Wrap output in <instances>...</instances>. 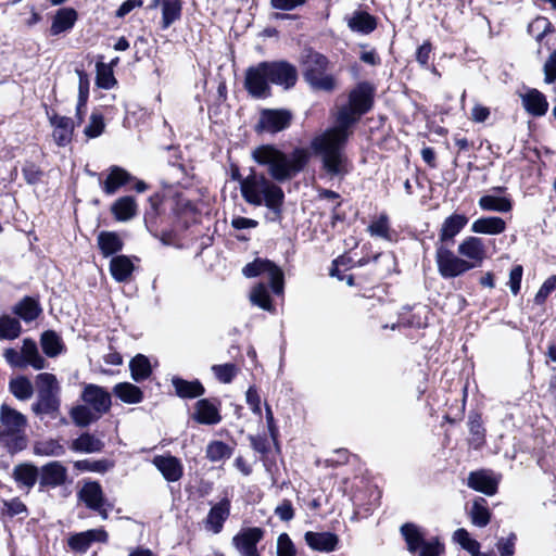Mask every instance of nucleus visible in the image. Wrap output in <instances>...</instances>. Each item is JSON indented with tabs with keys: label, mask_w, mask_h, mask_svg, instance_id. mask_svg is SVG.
<instances>
[{
	"label": "nucleus",
	"mask_w": 556,
	"mask_h": 556,
	"mask_svg": "<svg viewBox=\"0 0 556 556\" xmlns=\"http://www.w3.org/2000/svg\"><path fill=\"white\" fill-rule=\"evenodd\" d=\"M21 356L24 358V367L29 365L36 370L47 367L46 359L39 354L37 344L31 339H24Z\"/></svg>",
	"instance_id": "c756f323"
},
{
	"label": "nucleus",
	"mask_w": 556,
	"mask_h": 556,
	"mask_svg": "<svg viewBox=\"0 0 556 556\" xmlns=\"http://www.w3.org/2000/svg\"><path fill=\"white\" fill-rule=\"evenodd\" d=\"M242 273L245 277L252 278L266 274L274 293L280 294L283 291V274L281 269L268 260L257 258L247 264Z\"/></svg>",
	"instance_id": "1a4fd4ad"
},
{
	"label": "nucleus",
	"mask_w": 556,
	"mask_h": 556,
	"mask_svg": "<svg viewBox=\"0 0 556 556\" xmlns=\"http://www.w3.org/2000/svg\"><path fill=\"white\" fill-rule=\"evenodd\" d=\"M250 301L252 304L265 311L271 312L274 309L269 293L263 283H260L253 288L250 294Z\"/></svg>",
	"instance_id": "8fccbe9b"
},
{
	"label": "nucleus",
	"mask_w": 556,
	"mask_h": 556,
	"mask_svg": "<svg viewBox=\"0 0 556 556\" xmlns=\"http://www.w3.org/2000/svg\"><path fill=\"white\" fill-rule=\"evenodd\" d=\"M229 516L230 501L224 497L210 508L207 516L203 520L204 529L212 534L220 533Z\"/></svg>",
	"instance_id": "2eb2a0df"
},
{
	"label": "nucleus",
	"mask_w": 556,
	"mask_h": 556,
	"mask_svg": "<svg viewBox=\"0 0 556 556\" xmlns=\"http://www.w3.org/2000/svg\"><path fill=\"white\" fill-rule=\"evenodd\" d=\"M151 7H160L162 12L161 27L167 29L181 17L180 0H153Z\"/></svg>",
	"instance_id": "412c9836"
},
{
	"label": "nucleus",
	"mask_w": 556,
	"mask_h": 556,
	"mask_svg": "<svg viewBox=\"0 0 556 556\" xmlns=\"http://www.w3.org/2000/svg\"><path fill=\"white\" fill-rule=\"evenodd\" d=\"M74 467L80 471H91V472L104 473L109 469H111L113 467V465H112V463H110L106 459H100V460L84 459V460L75 462Z\"/></svg>",
	"instance_id": "3c124183"
},
{
	"label": "nucleus",
	"mask_w": 556,
	"mask_h": 556,
	"mask_svg": "<svg viewBox=\"0 0 556 556\" xmlns=\"http://www.w3.org/2000/svg\"><path fill=\"white\" fill-rule=\"evenodd\" d=\"M34 453L38 456H62L65 453L64 446L56 440L37 442Z\"/></svg>",
	"instance_id": "09e8293b"
},
{
	"label": "nucleus",
	"mask_w": 556,
	"mask_h": 556,
	"mask_svg": "<svg viewBox=\"0 0 556 556\" xmlns=\"http://www.w3.org/2000/svg\"><path fill=\"white\" fill-rule=\"evenodd\" d=\"M77 20V13L72 8H64L56 12L52 22L50 31L52 35H59L71 29Z\"/></svg>",
	"instance_id": "473e14b6"
},
{
	"label": "nucleus",
	"mask_w": 556,
	"mask_h": 556,
	"mask_svg": "<svg viewBox=\"0 0 556 556\" xmlns=\"http://www.w3.org/2000/svg\"><path fill=\"white\" fill-rule=\"evenodd\" d=\"M131 378L136 382H140L147 378L152 372L150 362L148 357L142 354L136 355L129 363Z\"/></svg>",
	"instance_id": "58836bf2"
},
{
	"label": "nucleus",
	"mask_w": 556,
	"mask_h": 556,
	"mask_svg": "<svg viewBox=\"0 0 556 556\" xmlns=\"http://www.w3.org/2000/svg\"><path fill=\"white\" fill-rule=\"evenodd\" d=\"M389 230V218L386 214H381L377 220H374L368 226V232L372 237L390 239Z\"/></svg>",
	"instance_id": "6e6d98bb"
},
{
	"label": "nucleus",
	"mask_w": 556,
	"mask_h": 556,
	"mask_svg": "<svg viewBox=\"0 0 556 556\" xmlns=\"http://www.w3.org/2000/svg\"><path fill=\"white\" fill-rule=\"evenodd\" d=\"M77 497L86 505V507L98 513L102 519H108L111 505L108 504L102 486L99 482H84L83 486L77 492Z\"/></svg>",
	"instance_id": "6e6552de"
},
{
	"label": "nucleus",
	"mask_w": 556,
	"mask_h": 556,
	"mask_svg": "<svg viewBox=\"0 0 556 556\" xmlns=\"http://www.w3.org/2000/svg\"><path fill=\"white\" fill-rule=\"evenodd\" d=\"M104 443L96 435L85 432L71 443V450L76 453H99L103 450Z\"/></svg>",
	"instance_id": "c85d7f7f"
},
{
	"label": "nucleus",
	"mask_w": 556,
	"mask_h": 556,
	"mask_svg": "<svg viewBox=\"0 0 556 556\" xmlns=\"http://www.w3.org/2000/svg\"><path fill=\"white\" fill-rule=\"evenodd\" d=\"M67 469L60 462H50L39 471V483L42 488H56L65 483Z\"/></svg>",
	"instance_id": "f3484780"
},
{
	"label": "nucleus",
	"mask_w": 556,
	"mask_h": 556,
	"mask_svg": "<svg viewBox=\"0 0 556 556\" xmlns=\"http://www.w3.org/2000/svg\"><path fill=\"white\" fill-rule=\"evenodd\" d=\"M295 547L287 533H281L277 539V556H295Z\"/></svg>",
	"instance_id": "bf43d9fd"
},
{
	"label": "nucleus",
	"mask_w": 556,
	"mask_h": 556,
	"mask_svg": "<svg viewBox=\"0 0 556 556\" xmlns=\"http://www.w3.org/2000/svg\"><path fill=\"white\" fill-rule=\"evenodd\" d=\"M556 289V275H553L548 277L541 288L539 289L538 293L535 294L534 301L536 304H543L546 300V298Z\"/></svg>",
	"instance_id": "680f3d73"
},
{
	"label": "nucleus",
	"mask_w": 556,
	"mask_h": 556,
	"mask_svg": "<svg viewBox=\"0 0 556 556\" xmlns=\"http://www.w3.org/2000/svg\"><path fill=\"white\" fill-rule=\"evenodd\" d=\"M81 400L100 417L109 413L112 405L111 394L103 387L93 383L84 387Z\"/></svg>",
	"instance_id": "f8f14e48"
},
{
	"label": "nucleus",
	"mask_w": 556,
	"mask_h": 556,
	"mask_svg": "<svg viewBox=\"0 0 556 556\" xmlns=\"http://www.w3.org/2000/svg\"><path fill=\"white\" fill-rule=\"evenodd\" d=\"M113 393L126 404H138L143 400L141 389L130 382H119L115 384Z\"/></svg>",
	"instance_id": "f704fd0d"
},
{
	"label": "nucleus",
	"mask_w": 556,
	"mask_h": 556,
	"mask_svg": "<svg viewBox=\"0 0 556 556\" xmlns=\"http://www.w3.org/2000/svg\"><path fill=\"white\" fill-rule=\"evenodd\" d=\"M270 84L283 86L286 89L295 85L298 79L296 70L293 65L285 62H264Z\"/></svg>",
	"instance_id": "4468645a"
},
{
	"label": "nucleus",
	"mask_w": 556,
	"mask_h": 556,
	"mask_svg": "<svg viewBox=\"0 0 556 556\" xmlns=\"http://www.w3.org/2000/svg\"><path fill=\"white\" fill-rule=\"evenodd\" d=\"M469 442L475 448H479L484 443V428L482 426L481 417L478 414L469 416Z\"/></svg>",
	"instance_id": "de8ad7c7"
},
{
	"label": "nucleus",
	"mask_w": 556,
	"mask_h": 556,
	"mask_svg": "<svg viewBox=\"0 0 556 556\" xmlns=\"http://www.w3.org/2000/svg\"><path fill=\"white\" fill-rule=\"evenodd\" d=\"M522 104L526 111L534 116H542L547 112L548 103L545 96L536 90L531 89L521 96Z\"/></svg>",
	"instance_id": "a878e982"
},
{
	"label": "nucleus",
	"mask_w": 556,
	"mask_h": 556,
	"mask_svg": "<svg viewBox=\"0 0 556 556\" xmlns=\"http://www.w3.org/2000/svg\"><path fill=\"white\" fill-rule=\"evenodd\" d=\"M67 544L70 548L77 553H85L91 545L85 532H79L68 538Z\"/></svg>",
	"instance_id": "052dcab7"
},
{
	"label": "nucleus",
	"mask_w": 556,
	"mask_h": 556,
	"mask_svg": "<svg viewBox=\"0 0 556 556\" xmlns=\"http://www.w3.org/2000/svg\"><path fill=\"white\" fill-rule=\"evenodd\" d=\"M266 64L258 63L249 67L245 73V88L253 97L262 98L269 94V77L266 73Z\"/></svg>",
	"instance_id": "ddd939ff"
},
{
	"label": "nucleus",
	"mask_w": 556,
	"mask_h": 556,
	"mask_svg": "<svg viewBox=\"0 0 556 556\" xmlns=\"http://www.w3.org/2000/svg\"><path fill=\"white\" fill-rule=\"evenodd\" d=\"M13 478L20 488L29 491L39 478L38 468L28 463L16 465L13 469Z\"/></svg>",
	"instance_id": "b1692460"
},
{
	"label": "nucleus",
	"mask_w": 556,
	"mask_h": 556,
	"mask_svg": "<svg viewBox=\"0 0 556 556\" xmlns=\"http://www.w3.org/2000/svg\"><path fill=\"white\" fill-rule=\"evenodd\" d=\"M251 157L267 169L274 181L286 182L304 169L309 153L304 148H296L287 154L274 144H262L252 150Z\"/></svg>",
	"instance_id": "f03ea898"
},
{
	"label": "nucleus",
	"mask_w": 556,
	"mask_h": 556,
	"mask_svg": "<svg viewBox=\"0 0 556 556\" xmlns=\"http://www.w3.org/2000/svg\"><path fill=\"white\" fill-rule=\"evenodd\" d=\"M172 384L178 396L184 399H194L204 394V387L200 381H187L178 377L172 379Z\"/></svg>",
	"instance_id": "2f4dec72"
},
{
	"label": "nucleus",
	"mask_w": 556,
	"mask_h": 556,
	"mask_svg": "<svg viewBox=\"0 0 556 556\" xmlns=\"http://www.w3.org/2000/svg\"><path fill=\"white\" fill-rule=\"evenodd\" d=\"M265 531L260 527L242 528L231 540L240 556H261L257 543L264 538Z\"/></svg>",
	"instance_id": "9b49d317"
},
{
	"label": "nucleus",
	"mask_w": 556,
	"mask_h": 556,
	"mask_svg": "<svg viewBox=\"0 0 556 556\" xmlns=\"http://www.w3.org/2000/svg\"><path fill=\"white\" fill-rule=\"evenodd\" d=\"M247 404L250 406L253 414L261 416V397L257 393V390L254 387H250L245 393Z\"/></svg>",
	"instance_id": "0e129e2a"
},
{
	"label": "nucleus",
	"mask_w": 556,
	"mask_h": 556,
	"mask_svg": "<svg viewBox=\"0 0 556 556\" xmlns=\"http://www.w3.org/2000/svg\"><path fill=\"white\" fill-rule=\"evenodd\" d=\"M419 548L420 556H439L443 551V547L438 540L429 542L425 541Z\"/></svg>",
	"instance_id": "774afa93"
},
{
	"label": "nucleus",
	"mask_w": 556,
	"mask_h": 556,
	"mask_svg": "<svg viewBox=\"0 0 556 556\" xmlns=\"http://www.w3.org/2000/svg\"><path fill=\"white\" fill-rule=\"evenodd\" d=\"M457 252L464 260L472 264V268L480 266L486 257V249L483 240L473 236L465 238L458 244Z\"/></svg>",
	"instance_id": "dca6fc26"
},
{
	"label": "nucleus",
	"mask_w": 556,
	"mask_h": 556,
	"mask_svg": "<svg viewBox=\"0 0 556 556\" xmlns=\"http://www.w3.org/2000/svg\"><path fill=\"white\" fill-rule=\"evenodd\" d=\"M271 178L251 169L241 184V195L251 205H265L279 215L285 200L283 190Z\"/></svg>",
	"instance_id": "7ed1b4c3"
},
{
	"label": "nucleus",
	"mask_w": 556,
	"mask_h": 556,
	"mask_svg": "<svg viewBox=\"0 0 556 556\" xmlns=\"http://www.w3.org/2000/svg\"><path fill=\"white\" fill-rule=\"evenodd\" d=\"M216 379L223 383H230L238 372V368L233 364H223L212 366Z\"/></svg>",
	"instance_id": "4d7b16f0"
},
{
	"label": "nucleus",
	"mask_w": 556,
	"mask_h": 556,
	"mask_svg": "<svg viewBox=\"0 0 556 556\" xmlns=\"http://www.w3.org/2000/svg\"><path fill=\"white\" fill-rule=\"evenodd\" d=\"M348 25L353 31L368 34L376 27L375 20L366 12H355L349 20Z\"/></svg>",
	"instance_id": "79ce46f5"
},
{
	"label": "nucleus",
	"mask_w": 556,
	"mask_h": 556,
	"mask_svg": "<svg viewBox=\"0 0 556 556\" xmlns=\"http://www.w3.org/2000/svg\"><path fill=\"white\" fill-rule=\"evenodd\" d=\"M37 400L31 404V410L40 418L49 416L56 418L60 414V383L50 372L36 376Z\"/></svg>",
	"instance_id": "39448f33"
},
{
	"label": "nucleus",
	"mask_w": 556,
	"mask_h": 556,
	"mask_svg": "<svg viewBox=\"0 0 556 556\" xmlns=\"http://www.w3.org/2000/svg\"><path fill=\"white\" fill-rule=\"evenodd\" d=\"M468 486L486 495H493L497 490V482L488 471L480 470L469 475Z\"/></svg>",
	"instance_id": "393cba45"
},
{
	"label": "nucleus",
	"mask_w": 556,
	"mask_h": 556,
	"mask_svg": "<svg viewBox=\"0 0 556 556\" xmlns=\"http://www.w3.org/2000/svg\"><path fill=\"white\" fill-rule=\"evenodd\" d=\"M22 173L29 185L37 184L42 175V172L34 163H26L22 168Z\"/></svg>",
	"instance_id": "e2e57ef3"
},
{
	"label": "nucleus",
	"mask_w": 556,
	"mask_h": 556,
	"mask_svg": "<svg viewBox=\"0 0 556 556\" xmlns=\"http://www.w3.org/2000/svg\"><path fill=\"white\" fill-rule=\"evenodd\" d=\"M329 62L318 52L308 51L303 60V75L305 80L317 90L331 91L336 88V80L328 74Z\"/></svg>",
	"instance_id": "423d86ee"
},
{
	"label": "nucleus",
	"mask_w": 556,
	"mask_h": 556,
	"mask_svg": "<svg viewBox=\"0 0 556 556\" xmlns=\"http://www.w3.org/2000/svg\"><path fill=\"white\" fill-rule=\"evenodd\" d=\"M479 206L483 211L507 213L511 210L513 204L509 198L485 194L479 199Z\"/></svg>",
	"instance_id": "c9c22d12"
},
{
	"label": "nucleus",
	"mask_w": 556,
	"mask_h": 556,
	"mask_svg": "<svg viewBox=\"0 0 556 556\" xmlns=\"http://www.w3.org/2000/svg\"><path fill=\"white\" fill-rule=\"evenodd\" d=\"M435 262L438 270L443 278H454L472 269V264L455 255L445 245L437 244Z\"/></svg>",
	"instance_id": "0eeeda50"
},
{
	"label": "nucleus",
	"mask_w": 556,
	"mask_h": 556,
	"mask_svg": "<svg viewBox=\"0 0 556 556\" xmlns=\"http://www.w3.org/2000/svg\"><path fill=\"white\" fill-rule=\"evenodd\" d=\"M14 313L18 315L25 321H33L41 313V308L37 301L31 298L23 299L14 307Z\"/></svg>",
	"instance_id": "a19ab883"
},
{
	"label": "nucleus",
	"mask_w": 556,
	"mask_h": 556,
	"mask_svg": "<svg viewBox=\"0 0 556 556\" xmlns=\"http://www.w3.org/2000/svg\"><path fill=\"white\" fill-rule=\"evenodd\" d=\"M22 332V326L16 318L8 315L0 317V340H14Z\"/></svg>",
	"instance_id": "a18cd8bd"
},
{
	"label": "nucleus",
	"mask_w": 556,
	"mask_h": 556,
	"mask_svg": "<svg viewBox=\"0 0 556 556\" xmlns=\"http://www.w3.org/2000/svg\"><path fill=\"white\" fill-rule=\"evenodd\" d=\"M10 392L20 401H26L34 394V387L31 381L25 377L20 376L10 380Z\"/></svg>",
	"instance_id": "4c0bfd02"
},
{
	"label": "nucleus",
	"mask_w": 556,
	"mask_h": 556,
	"mask_svg": "<svg viewBox=\"0 0 556 556\" xmlns=\"http://www.w3.org/2000/svg\"><path fill=\"white\" fill-rule=\"evenodd\" d=\"M556 80V51L549 54L544 64V81L552 84Z\"/></svg>",
	"instance_id": "338daca9"
},
{
	"label": "nucleus",
	"mask_w": 556,
	"mask_h": 556,
	"mask_svg": "<svg viewBox=\"0 0 556 556\" xmlns=\"http://www.w3.org/2000/svg\"><path fill=\"white\" fill-rule=\"evenodd\" d=\"M304 539L312 549L323 553L334 551L339 542L338 536L331 532L307 531Z\"/></svg>",
	"instance_id": "aec40b11"
},
{
	"label": "nucleus",
	"mask_w": 556,
	"mask_h": 556,
	"mask_svg": "<svg viewBox=\"0 0 556 556\" xmlns=\"http://www.w3.org/2000/svg\"><path fill=\"white\" fill-rule=\"evenodd\" d=\"M104 118L99 113H92L88 125L85 127L84 134L92 139L99 137L104 130Z\"/></svg>",
	"instance_id": "13d9d810"
},
{
	"label": "nucleus",
	"mask_w": 556,
	"mask_h": 556,
	"mask_svg": "<svg viewBox=\"0 0 556 556\" xmlns=\"http://www.w3.org/2000/svg\"><path fill=\"white\" fill-rule=\"evenodd\" d=\"M374 87L358 84L349 94V103L338 110L336 125L314 137L313 152L320 157L323 169L330 177H344L351 169L344 147L351 135V126L367 113L374 101Z\"/></svg>",
	"instance_id": "f257e3e1"
},
{
	"label": "nucleus",
	"mask_w": 556,
	"mask_h": 556,
	"mask_svg": "<svg viewBox=\"0 0 556 556\" xmlns=\"http://www.w3.org/2000/svg\"><path fill=\"white\" fill-rule=\"evenodd\" d=\"M131 180L130 174L119 166H112L110 173L103 182V191L106 194H113L116 190Z\"/></svg>",
	"instance_id": "72a5a7b5"
},
{
	"label": "nucleus",
	"mask_w": 556,
	"mask_h": 556,
	"mask_svg": "<svg viewBox=\"0 0 556 556\" xmlns=\"http://www.w3.org/2000/svg\"><path fill=\"white\" fill-rule=\"evenodd\" d=\"M98 245L102 254L108 257L123 249V241L115 232L101 231L98 236Z\"/></svg>",
	"instance_id": "e433bc0d"
},
{
	"label": "nucleus",
	"mask_w": 556,
	"mask_h": 556,
	"mask_svg": "<svg viewBox=\"0 0 556 556\" xmlns=\"http://www.w3.org/2000/svg\"><path fill=\"white\" fill-rule=\"evenodd\" d=\"M116 84L113 71L104 63L97 64V85L100 88L110 89Z\"/></svg>",
	"instance_id": "864d4df0"
},
{
	"label": "nucleus",
	"mask_w": 556,
	"mask_h": 556,
	"mask_svg": "<svg viewBox=\"0 0 556 556\" xmlns=\"http://www.w3.org/2000/svg\"><path fill=\"white\" fill-rule=\"evenodd\" d=\"M522 273H523V269H522V266L521 265H516L509 273V281H508V285H509V288H510V291L514 295H517L518 292L520 291V285H521V279H522Z\"/></svg>",
	"instance_id": "69168bd1"
},
{
	"label": "nucleus",
	"mask_w": 556,
	"mask_h": 556,
	"mask_svg": "<svg viewBox=\"0 0 556 556\" xmlns=\"http://www.w3.org/2000/svg\"><path fill=\"white\" fill-rule=\"evenodd\" d=\"M506 229V223L497 216L481 217L471 224V231L482 235H500Z\"/></svg>",
	"instance_id": "bb28decb"
},
{
	"label": "nucleus",
	"mask_w": 556,
	"mask_h": 556,
	"mask_svg": "<svg viewBox=\"0 0 556 556\" xmlns=\"http://www.w3.org/2000/svg\"><path fill=\"white\" fill-rule=\"evenodd\" d=\"M40 342L42 351L48 357H55L61 354L63 350L61 339L54 331H45L41 334Z\"/></svg>",
	"instance_id": "37998d69"
},
{
	"label": "nucleus",
	"mask_w": 556,
	"mask_h": 556,
	"mask_svg": "<svg viewBox=\"0 0 556 556\" xmlns=\"http://www.w3.org/2000/svg\"><path fill=\"white\" fill-rule=\"evenodd\" d=\"M231 448L222 441H213L206 447V457L211 462H219L229 458Z\"/></svg>",
	"instance_id": "603ef678"
},
{
	"label": "nucleus",
	"mask_w": 556,
	"mask_h": 556,
	"mask_svg": "<svg viewBox=\"0 0 556 556\" xmlns=\"http://www.w3.org/2000/svg\"><path fill=\"white\" fill-rule=\"evenodd\" d=\"M76 73L78 75L77 114L80 115V111L86 106V102L89 96V78L84 71L76 70Z\"/></svg>",
	"instance_id": "5fc2aeb1"
},
{
	"label": "nucleus",
	"mask_w": 556,
	"mask_h": 556,
	"mask_svg": "<svg viewBox=\"0 0 556 556\" xmlns=\"http://www.w3.org/2000/svg\"><path fill=\"white\" fill-rule=\"evenodd\" d=\"M486 502L484 498H477L470 510L471 522L477 527H485L490 522L491 514L485 506Z\"/></svg>",
	"instance_id": "49530a36"
},
{
	"label": "nucleus",
	"mask_w": 556,
	"mask_h": 556,
	"mask_svg": "<svg viewBox=\"0 0 556 556\" xmlns=\"http://www.w3.org/2000/svg\"><path fill=\"white\" fill-rule=\"evenodd\" d=\"M193 418L202 425H216L222 420L218 408L207 399L195 403Z\"/></svg>",
	"instance_id": "5701e85b"
},
{
	"label": "nucleus",
	"mask_w": 556,
	"mask_h": 556,
	"mask_svg": "<svg viewBox=\"0 0 556 556\" xmlns=\"http://www.w3.org/2000/svg\"><path fill=\"white\" fill-rule=\"evenodd\" d=\"M26 417L7 404L0 406V446L10 454L23 451L27 446L25 428Z\"/></svg>",
	"instance_id": "20e7f679"
},
{
	"label": "nucleus",
	"mask_w": 556,
	"mask_h": 556,
	"mask_svg": "<svg viewBox=\"0 0 556 556\" xmlns=\"http://www.w3.org/2000/svg\"><path fill=\"white\" fill-rule=\"evenodd\" d=\"M153 465L161 471L164 479L168 482L178 481L184 473L181 462L172 455H159L153 458Z\"/></svg>",
	"instance_id": "6ab92c4d"
},
{
	"label": "nucleus",
	"mask_w": 556,
	"mask_h": 556,
	"mask_svg": "<svg viewBox=\"0 0 556 556\" xmlns=\"http://www.w3.org/2000/svg\"><path fill=\"white\" fill-rule=\"evenodd\" d=\"M401 532L407 543L408 551L415 553L425 542L419 528L413 523H405L401 527Z\"/></svg>",
	"instance_id": "c03bdc74"
},
{
	"label": "nucleus",
	"mask_w": 556,
	"mask_h": 556,
	"mask_svg": "<svg viewBox=\"0 0 556 556\" xmlns=\"http://www.w3.org/2000/svg\"><path fill=\"white\" fill-rule=\"evenodd\" d=\"M112 214L118 222H127L137 214V204L132 197H122L112 205Z\"/></svg>",
	"instance_id": "7c9ffc66"
},
{
	"label": "nucleus",
	"mask_w": 556,
	"mask_h": 556,
	"mask_svg": "<svg viewBox=\"0 0 556 556\" xmlns=\"http://www.w3.org/2000/svg\"><path fill=\"white\" fill-rule=\"evenodd\" d=\"M292 114L282 109H265L261 111L255 126L257 132L277 134L290 126Z\"/></svg>",
	"instance_id": "9d476101"
},
{
	"label": "nucleus",
	"mask_w": 556,
	"mask_h": 556,
	"mask_svg": "<svg viewBox=\"0 0 556 556\" xmlns=\"http://www.w3.org/2000/svg\"><path fill=\"white\" fill-rule=\"evenodd\" d=\"M468 220V217L460 213H454L447 216L441 225L437 244L444 245L448 242L453 243L454 238L465 228Z\"/></svg>",
	"instance_id": "a211bd4d"
},
{
	"label": "nucleus",
	"mask_w": 556,
	"mask_h": 556,
	"mask_svg": "<svg viewBox=\"0 0 556 556\" xmlns=\"http://www.w3.org/2000/svg\"><path fill=\"white\" fill-rule=\"evenodd\" d=\"M51 126L53 127V139L58 146H66L73 135L74 125L70 117L53 115L50 117Z\"/></svg>",
	"instance_id": "4be33fe9"
},
{
	"label": "nucleus",
	"mask_w": 556,
	"mask_h": 556,
	"mask_svg": "<svg viewBox=\"0 0 556 556\" xmlns=\"http://www.w3.org/2000/svg\"><path fill=\"white\" fill-rule=\"evenodd\" d=\"M71 418L78 427H87L101 418L87 404L74 406L70 412Z\"/></svg>",
	"instance_id": "ea45409f"
},
{
	"label": "nucleus",
	"mask_w": 556,
	"mask_h": 556,
	"mask_svg": "<svg viewBox=\"0 0 556 556\" xmlns=\"http://www.w3.org/2000/svg\"><path fill=\"white\" fill-rule=\"evenodd\" d=\"M134 269L131 260L126 255L114 256L110 262V273L117 282L128 281Z\"/></svg>",
	"instance_id": "cd10ccee"
}]
</instances>
